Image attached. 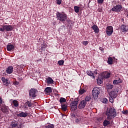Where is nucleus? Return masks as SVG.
Instances as JSON below:
<instances>
[{"instance_id": "f257e3e1", "label": "nucleus", "mask_w": 128, "mask_h": 128, "mask_svg": "<svg viewBox=\"0 0 128 128\" xmlns=\"http://www.w3.org/2000/svg\"><path fill=\"white\" fill-rule=\"evenodd\" d=\"M116 110L114 108H108L106 114L108 116L107 120H110L112 118H114L116 116Z\"/></svg>"}, {"instance_id": "f03ea898", "label": "nucleus", "mask_w": 128, "mask_h": 128, "mask_svg": "<svg viewBox=\"0 0 128 128\" xmlns=\"http://www.w3.org/2000/svg\"><path fill=\"white\" fill-rule=\"evenodd\" d=\"M57 17V20L64 22L66 20H68V16L64 13H60V12H57L56 14Z\"/></svg>"}, {"instance_id": "7ed1b4c3", "label": "nucleus", "mask_w": 128, "mask_h": 128, "mask_svg": "<svg viewBox=\"0 0 128 128\" xmlns=\"http://www.w3.org/2000/svg\"><path fill=\"white\" fill-rule=\"evenodd\" d=\"M92 96L94 100H98V95L100 92V88L98 87H95L92 90Z\"/></svg>"}, {"instance_id": "20e7f679", "label": "nucleus", "mask_w": 128, "mask_h": 128, "mask_svg": "<svg viewBox=\"0 0 128 128\" xmlns=\"http://www.w3.org/2000/svg\"><path fill=\"white\" fill-rule=\"evenodd\" d=\"M30 98H36V93L38 92V90L32 88L28 90Z\"/></svg>"}, {"instance_id": "39448f33", "label": "nucleus", "mask_w": 128, "mask_h": 128, "mask_svg": "<svg viewBox=\"0 0 128 128\" xmlns=\"http://www.w3.org/2000/svg\"><path fill=\"white\" fill-rule=\"evenodd\" d=\"M12 26L10 25H4L0 28V32H12Z\"/></svg>"}, {"instance_id": "423d86ee", "label": "nucleus", "mask_w": 128, "mask_h": 128, "mask_svg": "<svg viewBox=\"0 0 128 128\" xmlns=\"http://www.w3.org/2000/svg\"><path fill=\"white\" fill-rule=\"evenodd\" d=\"M78 101H72L70 104V108L72 112L76 110V108H78Z\"/></svg>"}, {"instance_id": "0eeeda50", "label": "nucleus", "mask_w": 128, "mask_h": 128, "mask_svg": "<svg viewBox=\"0 0 128 128\" xmlns=\"http://www.w3.org/2000/svg\"><path fill=\"white\" fill-rule=\"evenodd\" d=\"M118 88H115L112 91L108 92L110 96L114 98H116L118 96Z\"/></svg>"}, {"instance_id": "6e6552de", "label": "nucleus", "mask_w": 128, "mask_h": 128, "mask_svg": "<svg viewBox=\"0 0 128 128\" xmlns=\"http://www.w3.org/2000/svg\"><path fill=\"white\" fill-rule=\"evenodd\" d=\"M114 32V28L112 26H108L106 28V34L107 36H110Z\"/></svg>"}, {"instance_id": "1a4fd4ad", "label": "nucleus", "mask_w": 128, "mask_h": 128, "mask_svg": "<svg viewBox=\"0 0 128 128\" xmlns=\"http://www.w3.org/2000/svg\"><path fill=\"white\" fill-rule=\"evenodd\" d=\"M122 5L118 4V5H116V6L112 8V12H120V10H122Z\"/></svg>"}, {"instance_id": "9d476101", "label": "nucleus", "mask_w": 128, "mask_h": 128, "mask_svg": "<svg viewBox=\"0 0 128 128\" xmlns=\"http://www.w3.org/2000/svg\"><path fill=\"white\" fill-rule=\"evenodd\" d=\"M86 105V102L84 101V100H82L78 105V108L80 110H82V108H84Z\"/></svg>"}, {"instance_id": "9b49d317", "label": "nucleus", "mask_w": 128, "mask_h": 128, "mask_svg": "<svg viewBox=\"0 0 128 128\" xmlns=\"http://www.w3.org/2000/svg\"><path fill=\"white\" fill-rule=\"evenodd\" d=\"M2 80L4 84V86H8V84H10V83L8 82V79L4 78V77L2 78Z\"/></svg>"}, {"instance_id": "f8f14e48", "label": "nucleus", "mask_w": 128, "mask_h": 128, "mask_svg": "<svg viewBox=\"0 0 128 128\" xmlns=\"http://www.w3.org/2000/svg\"><path fill=\"white\" fill-rule=\"evenodd\" d=\"M28 116V113L24 112H21L18 114H17V116H18L20 118H26V116Z\"/></svg>"}, {"instance_id": "ddd939ff", "label": "nucleus", "mask_w": 128, "mask_h": 128, "mask_svg": "<svg viewBox=\"0 0 128 128\" xmlns=\"http://www.w3.org/2000/svg\"><path fill=\"white\" fill-rule=\"evenodd\" d=\"M92 28L94 30L95 34H98V32H100V29H98V27L96 25L94 24L92 26Z\"/></svg>"}, {"instance_id": "4468645a", "label": "nucleus", "mask_w": 128, "mask_h": 128, "mask_svg": "<svg viewBox=\"0 0 128 128\" xmlns=\"http://www.w3.org/2000/svg\"><path fill=\"white\" fill-rule=\"evenodd\" d=\"M14 68L12 66H10L8 67L6 70V72L7 74H12L13 72Z\"/></svg>"}, {"instance_id": "2eb2a0df", "label": "nucleus", "mask_w": 128, "mask_h": 128, "mask_svg": "<svg viewBox=\"0 0 128 128\" xmlns=\"http://www.w3.org/2000/svg\"><path fill=\"white\" fill-rule=\"evenodd\" d=\"M120 30L123 32H125L128 30V26L122 25L120 27Z\"/></svg>"}, {"instance_id": "dca6fc26", "label": "nucleus", "mask_w": 128, "mask_h": 128, "mask_svg": "<svg viewBox=\"0 0 128 128\" xmlns=\"http://www.w3.org/2000/svg\"><path fill=\"white\" fill-rule=\"evenodd\" d=\"M44 92L46 94H51L52 92V89L50 87H47L45 88Z\"/></svg>"}, {"instance_id": "f3484780", "label": "nucleus", "mask_w": 128, "mask_h": 128, "mask_svg": "<svg viewBox=\"0 0 128 128\" xmlns=\"http://www.w3.org/2000/svg\"><path fill=\"white\" fill-rule=\"evenodd\" d=\"M61 108L62 110H63L64 112H66V110H68V105L66 104H62Z\"/></svg>"}, {"instance_id": "a211bd4d", "label": "nucleus", "mask_w": 128, "mask_h": 128, "mask_svg": "<svg viewBox=\"0 0 128 128\" xmlns=\"http://www.w3.org/2000/svg\"><path fill=\"white\" fill-rule=\"evenodd\" d=\"M1 110L4 112V114H8V108L6 107H2L1 108Z\"/></svg>"}, {"instance_id": "6ab92c4d", "label": "nucleus", "mask_w": 128, "mask_h": 128, "mask_svg": "<svg viewBox=\"0 0 128 128\" xmlns=\"http://www.w3.org/2000/svg\"><path fill=\"white\" fill-rule=\"evenodd\" d=\"M6 48L7 50L10 52V50H12L14 48V46L12 44H8Z\"/></svg>"}, {"instance_id": "aec40b11", "label": "nucleus", "mask_w": 128, "mask_h": 128, "mask_svg": "<svg viewBox=\"0 0 128 128\" xmlns=\"http://www.w3.org/2000/svg\"><path fill=\"white\" fill-rule=\"evenodd\" d=\"M86 74H88V76H92V78H95V76H94V73H92V71L88 70L86 72Z\"/></svg>"}, {"instance_id": "412c9836", "label": "nucleus", "mask_w": 128, "mask_h": 128, "mask_svg": "<svg viewBox=\"0 0 128 128\" xmlns=\"http://www.w3.org/2000/svg\"><path fill=\"white\" fill-rule=\"evenodd\" d=\"M120 83H122V80L120 78H118V80H114L113 81L114 84H118Z\"/></svg>"}, {"instance_id": "4be33fe9", "label": "nucleus", "mask_w": 128, "mask_h": 128, "mask_svg": "<svg viewBox=\"0 0 128 128\" xmlns=\"http://www.w3.org/2000/svg\"><path fill=\"white\" fill-rule=\"evenodd\" d=\"M11 126L12 128H16V126H18V122L16 121L12 122L11 123Z\"/></svg>"}, {"instance_id": "5701e85b", "label": "nucleus", "mask_w": 128, "mask_h": 128, "mask_svg": "<svg viewBox=\"0 0 128 128\" xmlns=\"http://www.w3.org/2000/svg\"><path fill=\"white\" fill-rule=\"evenodd\" d=\"M110 76V73H106L105 72L104 76H103V78H108Z\"/></svg>"}, {"instance_id": "b1692460", "label": "nucleus", "mask_w": 128, "mask_h": 128, "mask_svg": "<svg viewBox=\"0 0 128 128\" xmlns=\"http://www.w3.org/2000/svg\"><path fill=\"white\" fill-rule=\"evenodd\" d=\"M47 82L49 84H52L54 82V80H52V78H48L47 79Z\"/></svg>"}, {"instance_id": "393cba45", "label": "nucleus", "mask_w": 128, "mask_h": 128, "mask_svg": "<svg viewBox=\"0 0 128 128\" xmlns=\"http://www.w3.org/2000/svg\"><path fill=\"white\" fill-rule=\"evenodd\" d=\"M108 64H112V57L108 58Z\"/></svg>"}, {"instance_id": "a878e982", "label": "nucleus", "mask_w": 128, "mask_h": 128, "mask_svg": "<svg viewBox=\"0 0 128 128\" xmlns=\"http://www.w3.org/2000/svg\"><path fill=\"white\" fill-rule=\"evenodd\" d=\"M46 45L44 44L42 45L41 48L40 49V52L46 50Z\"/></svg>"}, {"instance_id": "bb28decb", "label": "nucleus", "mask_w": 128, "mask_h": 128, "mask_svg": "<svg viewBox=\"0 0 128 128\" xmlns=\"http://www.w3.org/2000/svg\"><path fill=\"white\" fill-rule=\"evenodd\" d=\"M13 104L16 108L18 106V102L17 100H14L12 101Z\"/></svg>"}, {"instance_id": "cd10ccee", "label": "nucleus", "mask_w": 128, "mask_h": 128, "mask_svg": "<svg viewBox=\"0 0 128 128\" xmlns=\"http://www.w3.org/2000/svg\"><path fill=\"white\" fill-rule=\"evenodd\" d=\"M46 128H54V126L53 124H48L45 126Z\"/></svg>"}, {"instance_id": "c85d7f7f", "label": "nucleus", "mask_w": 128, "mask_h": 128, "mask_svg": "<svg viewBox=\"0 0 128 128\" xmlns=\"http://www.w3.org/2000/svg\"><path fill=\"white\" fill-rule=\"evenodd\" d=\"M74 10L75 12L78 13L80 12V7L78 6H74Z\"/></svg>"}, {"instance_id": "c756f323", "label": "nucleus", "mask_w": 128, "mask_h": 128, "mask_svg": "<svg viewBox=\"0 0 128 128\" xmlns=\"http://www.w3.org/2000/svg\"><path fill=\"white\" fill-rule=\"evenodd\" d=\"M90 100H92V98L90 97V96H86L85 98V100H84L85 102H90Z\"/></svg>"}, {"instance_id": "7c9ffc66", "label": "nucleus", "mask_w": 128, "mask_h": 128, "mask_svg": "<svg viewBox=\"0 0 128 128\" xmlns=\"http://www.w3.org/2000/svg\"><path fill=\"white\" fill-rule=\"evenodd\" d=\"M66 102V98H61L60 99V102L61 104H62V102Z\"/></svg>"}, {"instance_id": "2f4dec72", "label": "nucleus", "mask_w": 128, "mask_h": 128, "mask_svg": "<svg viewBox=\"0 0 128 128\" xmlns=\"http://www.w3.org/2000/svg\"><path fill=\"white\" fill-rule=\"evenodd\" d=\"M103 124H104V126H108V124H110V121L104 120Z\"/></svg>"}, {"instance_id": "473e14b6", "label": "nucleus", "mask_w": 128, "mask_h": 128, "mask_svg": "<svg viewBox=\"0 0 128 128\" xmlns=\"http://www.w3.org/2000/svg\"><path fill=\"white\" fill-rule=\"evenodd\" d=\"M58 63L59 64V66H62L64 64V60H60L58 61Z\"/></svg>"}, {"instance_id": "72a5a7b5", "label": "nucleus", "mask_w": 128, "mask_h": 128, "mask_svg": "<svg viewBox=\"0 0 128 128\" xmlns=\"http://www.w3.org/2000/svg\"><path fill=\"white\" fill-rule=\"evenodd\" d=\"M84 92H86V90H84V89H82L79 90L80 94H84Z\"/></svg>"}, {"instance_id": "f704fd0d", "label": "nucleus", "mask_w": 128, "mask_h": 128, "mask_svg": "<svg viewBox=\"0 0 128 128\" xmlns=\"http://www.w3.org/2000/svg\"><path fill=\"white\" fill-rule=\"evenodd\" d=\"M97 84H102V80L100 79H97Z\"/></svg>"}, {"instance_id": "c9c22d12", "label": "nucleus", "mask_w": 128, "mask_h": 128, "mask_svg": "<svg viewBox=\"0 0 128 128\" xmlns=\"http://www.w3.org/2000/svg\"><path fill=\"white\" fill-rule=\"evenodd\" d=\"M109 100L111 104H113L114 102V97L110 96L109 98Z\"/></svg>"}, {"instance_id": "e433bc0d", "label": "nucleus", "mask_w": 128, "mask_h": 128, "mask_svg": "<svg viewBox=\"0 0 128 128\" xmlns=\"http://www.w3.org/2000/svg\"><path fill=\"white\" fill-rule=\"evenodd\" d=\"M114 88V86L112 84H109L108 86V90H112Z\"/></svg>"}, {"instance_id": "4c0bfd02", "label": "nucleus", "mask_w": 128, "mask_h": 128, "mask_svg": "<svg viewBox=\"0 0 128 128\" xmlns=\"http://www.w3.org/2000/svg\"><path fill=\"white\" fill-rule=\"evenodd\" d=\"M66 22H68V24H72V20H70V19H66Z\"/></svg>"}, {"instance_id": "58836bf2", "label": "nucleus", "mask_w": 128, "mask_h": 128, "mask_svg": "<svg viewBox=\"0 0 128 128\" xmlns=\"http://www.w3.org/2000/svg\"><path fill=\"white\" fill-rule=\"evenodd\" d=\"M98 74V70H96L94 71V72L93 73V76H94L96 77V76Z\"/></svg>"}, {"instance_id": "ea45409f", "label": "nucleus", "mask_w": 128, "mask_h": 128, "mask_svg": "<svg viewBox=\"0 0 128 128\" xmlns=\"http://www.w3.org/2000/svg\"><path fill=\"white\" fill-rule=\"evenodd\" d=\"M102 102L104 104H106V102H108V99L105 98H104L103 99V100H102Z\"/></svg>"}, {"instance_id": "a19ab883", "label": "nucleus", "mask_w": 128, "mask_h": 128, "mask_svg": "<svg viewBox=\"0 0 128 128\" xmlns=\"http://www.w3.org/2000/svg\"><path fill=\"white\" fill-rule=\"evenodd\" d=\"M56 2L57 4H62V0H56Z\"/></svg>"}, {"instance_id": "79ce46f5", "label": "nucleus", "mask_w": 128, "mask_h": 128, "mask_svg": "<svg viewBox=\"0 0 128 128\" xmlns=\"http://www.w3.org/2000/svg\"><path fill=\"white\" fill-rule=\"evenodd\" d=\"M82 44L84 46H86V44H88V41H84L82 42Z\"/></svg>"}, {"instance_id": "37998d69", "label": "nucleus", "mask_w": 128, "mask_h": 128, "mask_svg": "<svg viewBox=\"0 0 128 128\" xmlns=\"http://www.w3.org/2000/svg\"><path fill=\"white\" fill-rule=\"evenodd\" d=\"M128 110H125L122 112V114H128Z\"/></svg>"}, {"instance_id": "c03bdc74", "label": "nucleus", "mask_w": 128, "mask_h": 128, "mask_svg": "<svg viewBox=\"0 0 128 128\" xmlns=\"http://www.w3.org/2000/svg\"><path fill=\"white\" fill-rule=\"evenodd\" d=\"M82 120V118H77L76 120V122L77 124L78 123V122Z\"/></svg>"}, {"instance_id": "a18cd8bd", "label": "nucleus", "mask_w": 128, "mask_h": 128, "mask_svg": "<svg viewBox=\"0 0 128 128\" xmlns=\"http://www.w3.org/2000/svg\"><path fill=\"white\" fill-rule=\"evenodd\" d=\"M98 4H102L104 2V0H98Z\"/></svg>"}, {"instance_id": "49530a36", "label": "nucleus", "mask_w": 128, "mask_h": 128, "mask_svg": "<svg viewBox=\"0 0 128 128\" xmlns=\"http://www.w3.org/2000/svg\"><path fill=\"white\" fill-rule=\"evenodd\" d=\"M71 116L72 118H76V114H71Z\"/></svg>"}, {"instance_id": "de8ad7c7", "label": "nucleus", "mask_w": 128, "mask_h": 128, "mask_svg": "<svg viewBox=\"0 0 128 128\" xmlns=\"http://www.w3.org/2000/svg\"><path fill=\"white\" fill-rule=\"evenodd\" d=\"M32 106V103H28V106L29 107V108H31V106Z\"/></svg>"}, {"instance_id": "09e8293b", "label": "nucleus", "mask_w": 128, "mask_h": 128, "mask_svg": "<svg viewBox=\"0 0 128 128\" xmlns=\"http://www.w3.org/2000/svg\"><path fill=\"white\" fill-rule=\"evenodd\" d=\"M0 104H2V98H0Z\"/></svg>"}, {"instance_id": "8fccbe9b", "label": "nucleus", "mask_w": 128, "mask_h": 128, "mask_svg": "<svg viewBox=\"0 0 128 128\" xmlns=\"http://www.w3.org/2000/svg\"><path fill=\"white\" fill-rule=\"evenodd\" d=\"M26 104H30V102L28 101V102H26Z\"/></svg>"}, {"instance_id": "3c124183", "label": "nucleus", "mask_w": 128, "mask_h": 128, "mask_svg": "<svg viewBox=\"0 0 128 128\" xmlns=\"http://www.w3.org/2000/svg\"><path fill=\"white\" fill-rule=\"evenodd\" d=\"M98 12H102V10H99Z\"/></svg>"}, {"instance_id": "603ef678", "label": "nucleus", "mask_w": 128, "mask_h": 128, "mask_svg": "<svg viewBox=\"0 0 128 128\" xmlns=\"http://www.w3.org/2000/svg\"><path fill=\"white\" fill-rule=\"evenodd\" d=\"M62 116H64V114H62Z\"/></svg>"}, {"instance_id": "864d4df0", "label": "nucleus", "mask_w": 128, "mask_h": 128, "mask_svg": "<svg viewBox=\"0 0 128 128\" xmlns=\"http://www.w3.org/2000/svg\"><path fill=\"white\" fill-rule=\"evenodd\" d=\"M63 26L64 28V26Z\"/></svg>"}, {"instance_id": "5fc2aeb1", "label": "nucleus", "mask_w": 128, "mask_h": 128, "mask_svg": "<svg viewBox=\"0 0 128 128\" xmlns=\"http://www.w3.org/2000/svg\"><path fill=\"white\" fill-rule=\"evenodd\" d=\"M93 128H94V127Z\"/></svg>"}]
</instances>
